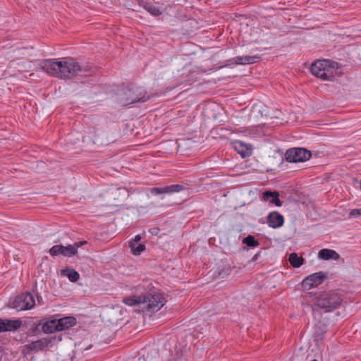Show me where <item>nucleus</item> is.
<instances>
[{
    "label": "nucleus",
    "mask_w": 361,
    "mask_h": 361,
    "mask_svg": "<svg viewBox=\"0 0 361 361\" xmlns=\"http://www.w3.org/2000/svg\"><path fill=\"white\" fill-rule=\"evenodd\" d=\"M361 216V209H353L349 213L350 217H357Z\"/></svg>",
    "instance_id": "obj_28"
},
{
    "label": "nucleus",
    "mask_w": 361,
    "mask_h": 361,
    "mask_svg": "<svg viewBox=\"0 0 361 361\" xmlns=\"http://www.w3.org/2000/svg\"><path fill=\"white\" fill-rule=\"evenodd\" d=\"M5 324L4 319L0 318V333L4 332Z\"/></svg>",
    "instance_id": "obj_33"
},
{
    "label": "nucleus",
    "mask_w": 361,
    "mask_h": 361,
    "mask_svg": "<svg viewBox=\"0 0 361 361\" xmlns=\"http://www.w3.org/2000/svg\"><path fill=\"white\" fill-rule=\"evenodd\" d=\"M51 338H42L26 345V348L30 351H39L48 346L52 341Z\"/></svg>",
    "instance_id": "obj_10"
},
{
    "label": "nucleus",
    "mask_w": 361,
    "mask_h": 361,
    "mask_svg": "<svg viewBox=\"0 0 361 361\" xmlns=\"http://www.w3.org/2000/svg\"><path fill=\"white\" fill-rule=\"evenodd\" d=\"M116 192H118L119 194H121L122 192L123 195L124 197L126 196V195L128 193L127 190L126 188H117Z\"/></svg>",
    "instance_id": "obj_32"
},
{
    "label": "nucleus",
    "mask_w": 361,
    "mask_h": 361,
    "mask_svg": "<svg viewBox=\"0 0 361 361\" xmlns=\"http://www.w3.org/2000/svg\"><path fill=\"white\" fill-rule=\"evenodd\" d=\"M141 240V236L137 235L135 237L134 241L133 243H135V244L138 243Z\"/></svg>",
    "instance_id": "obj_36"
},
{
    "label": "nucleus",
    "mask_w": 361,
    "mask_h": 361,
    "mask_svg": "<svg viewBox=\"0 0 361 361\" xmlns=\"http://www.w3.org/2000/svg\"><path fill=\"white\" fill-rule=\"evenodd\" d=\"M310 277L312 279V281L314 286H317L318 285L321 284L323 282V281L326 278V275L320 271L310 275Z\"/></svg>",
    "instance_id": "obj_20"
},
{
    "label": "nucleus",
    "mask_w": 361,
    "mask_h": 361,
    "mask_svg": "<svg viewBox=\"0 0 361 361\" xmlns=\"http://www.w3.org/2000/svg\"><path fill=\"white\" fill-rule=\"evenodd\" d=\"M137 3L139 6L143 7L147 11L154 16H160L162 13V11L156 4H151L145 0H137Z\"/></svg>",
    "instance_id": "obj_11"
},
{
    "label": "nucleus",
    "mask_w": 361,
    "mask_h": 361,
    "mask_svg": "<svg viewBox=\"0 0 361 361\" xmlns=\"http://www.w3.org/2000/svg\"><path fill=\"white\" fill-rule=\"evenodd\" d=\"M343 298L339 293L334 292H324L317 297V300L312 307V312L315 311V307L324 310V312H332L339 307L342 303Z\"/></svg>",
    "instance_id": "obj_3"
},
{
    "label": "nucleus",
    "mask_w": 361,
    "mask_h": 361,
    "mask_svg": "<svg viewBox=\"0 0 361 361\" xmlns=\"http://www.w3.org/2000/svg\"><path fill=\"white\" fill-rule=\"evenodd\" d=\"M61 274L63 276H66L71 282H76L80 278V274L78 272L72 269L62 270Z\"/></svg>",
    "instance_id": "obj_19"
},
{
    "label": "nucleus",
    "mask_w": 361,
    "mask_h": 361,
    "mask_svg": "<svg viewBox=\"0 0 361 361\" xmlns=\"http://www.w3.org/2000/svg\"><path fill=\"white\" fill-rule=\"evenodd\" d=\"M42 326V322L34 323L29 329L28 335L34 336L40 331L39 327Z\"/></svg>",
    "instance_id": "obj_26"
},
{
    "label": "nucleus",
    "mask_w": 361,
    "mask_h": 361,
    "mask_svg": "<svg viewBox=\"0 0 361 361\" xmlns=\"http://www.w3.org/2000/svg\"><path fill=\"white\" fill-rule=\"evenodd\" d=\"M336 63L323 59L314 62L311 67V73L323 80H333L336 73Z\"/></svg>",
    "instance_id": "obj_4"
},
{
    "label": "nucleus",
    "mask_w": 361,
    "mask_h": 361,
    "mask_svg": "<svg viewBox=\"0 0 361 361\" xmlns=\"http://www.w3.org/2000/svg\"><path fill=\"white\" fill-rule=\"evenodd\" d=\"M311 157V152L305 148H293L287 150L286 159L289 162H302Z\"/></svg>",
    "instance_id": "obj_7"
},
{
    "label": "nucleus",
    "mask_w": 361,
    "mask_h": 361,
    "mask_svg": "<svg viewBox=\"0 0 361 361\" xmlns=\"http://www.w3.org/2000/svg\"><path fill=\"white\" fill-rule=\"evenodd\" d=\"M267 223L273 228H278L283 225V216L278 212H272L267 216Z\"/></svg>",
    "instance_id": "obj_8"
},
{
    "label": "nucleus",
    "mask_w": 361,
    "mask_h": 361,
    "mask_svg": "<svg viewBox=\"0 0 361 361\" xmlns=\"http://www.w3.org/2000/svg\"><path fill=\"white\" fill-rule=\"evenodd\" d=\"M146 298L145 304H147V309L150 312H157L164 305L165 299L162 294L158 292L144 294Z\"/></svg>",
    "instance_id": "obj_6"
},
{
    "label": "nucleus",
    "mask_w": 361,
    "mask_h": 361,
    "mask_svg": "<svg viewBox=\"0 0 361 361\" xmlns=\"http://www.w3.org/2000/svg\"><path fill=\"white\" fill-rule=\"evenodd\" d=\"M39 68L50 75L61 78L71 79L76 75L88 76L92 73V67H82L73 60L57 61L56 59H45L39 64Z\"/></svg>",
    "instance_id": "obj_1"
},
{
    "label": "nucleus",
    "mask_w": 361,
    "mask_h": 361,
    "mask_svg": "<svg viewBox=\"0 0 361 361\" xmlns=\"http://www.w3.org/2000/svg\"><path fill=\"white\" fill-rule=\"evenodd\" d=\"M59 331L68 330L77 324V319L74 317H65L56 319Z\"/></svg>",
    "instance_id": "obj_9"
},
{
    "label": "nucleus",
    "mask_w": 361,
    "mask_h": 361,
    "mask_svg": "<svg viewBox=\"0 0 361 361\" xmlns=\"http://www.w3.org/2000/svg\"><path fill=\"white\" fill-rule=\"evenodd\" d=\"M318 257L319 259L324 260H337L340 257L339 255L335 250L330 249H322L318 253Z\"/></svg>",
    "instance_id": "obj_14"
},
{
    "label": "nucleus",
    "mask_w": 361,
    "mask_h": 361,
    "mask_svg": "<svg viewBox=\"0 0 361 361\" xmlns=\"http://www.w3.org/2000/svg\"><path fill=\"white\" fill-rule=\"evenodd\" d=\"M260 59L259 56H236L231 59L235 63L238 65L252 64L257 61Z\"/></svg>",
    "instance_id": "obj_15"
},
{
    "label": "nucleus",
    "mask_w": 361,
    "mask_h": 361,
    "mask_svg": "<svg viewBox=\"0 0 361 361\" xmlns=\"http://www.w3.org/2000/svg\"><path fill=\"white\" fill-rule=\"evenodd\" d=\"M158 231H159V228H154L150 230L151 233L154 234V235H157L158 233Z\"/></svg>",
    "instance_id": "obj_35"
},
{
    "label": "nucleus",
    "mask_w": 361,
    "mask_h": 361,
    "mask_svg": "<svg viewBox=\"0 0 361 361\" xmlns=\"http://www.w3.org/2000/svg\"><path fill=\"white\" fill-rule=\"evenodd\" d=\"M162 191H163V193H171V192H169V186L163 187V188H162Z\"/></svg>",
    "instance_id": "obj_34"
},
{
    "label": "nucleus",
    "mask_w": 361,
    "mask_h": 361,
    "mask_svg": "<svg viewBox=\"0 0 361 361\" xmlns=\"http://www.w3.org/2000/svg\"><path fill=\"white\" fill-rule=\"evenodd\" d=\"M243 243L248 247H255L259 245V242L252 235H248L243 238Z\"/></svg>",
    "instance_id": "obj_23"
},
{
    "label": "nucleus",
    "mask_w": 361,
    "mask_h": 361,
    "mask_svg": "<svg viewBox=\"0 0 361 361\" xmlns=\"http://www.w3.org/2000/svg\"><path fill=\"white\" fill-rule=\"evenodd\" d=\"M130 247L133 255H139L140 253L145 250V245L144 244H139L136 246L135 243L130 242Z\"/></svg>",
    "instance_id": "obj_22"
},
{
    "label": "nucleus",
    "mask_w": 361,
    "mask_h": 361,
    "mask_svg": "<svg viewBox=\"0 0 361 361\" xmlns=\"http://www.w3.org/2000/svg\"><path fill=\"white\" fill-rule=\"evenodd\" d=\"M85 244H87V241L86 240H82V241L76 242L73 245H74L75 248L76 249V251H78V249L80 247H81V246H82L83 245H85Z\"/></svg>",
    "instance_id": "obj_30"
},
{
    "label": "nucleus",
    "mask_w": 361,
    "mask_h": 361,
    "mask_svg": "<svg viewBox=\"0 0 361 361\" xmlns=\"http://www.w3.org/2000/svg\"><path fill=\"white\" fill-rule=\"evenodd\" d=\"M146 298L145 295H133L125 297L123 299V302L129 306L138 305L145 304Z\"/></svg>",
    "instance_id": "obj_12"
},
{
    "label": "nucleus",
    "mask_w": 361,
    "mask_h": 361,
    "mask_svg": "<svg viewBox=\"0 0 361 361\" xmlns=\"http://www.w3.org/2000/svg\"><path fill=\"white\" fill-rule=\"evenodd\" d=\"M150 192L153 195L163 194L162 188H151Z\"/></svg>",
    "instance_id": "obj_29"
},
{
    "label": "nucleus",
    "mask_w": 361,
    "mask_h": 361,
    "mask_svg": "<svg viewBox=\"0 0 361 361\" xmlns=\"http://www.w3.org/2000/svg\"><path fill=\"white\" fill-rule=\"evenodd\" d=\"M259 255V252L255 255L252 259V261L255 262V261L257 260Z\"/></svg>",
    "instance_id": "obj_37"
},
{
    "label": "nucleus",
    "mask_w": 361,
    "mask_h": 361,
    "mask_svg": "<svg viewBox=\"0 0 361 361\" xmlns=\"http://www.w3.org/2000/svg\"><path fill=\"white\" fill-rule=\"evenodd\" d=\"M279 194L278 192L265 191L263 192V200L269 201L271 204H274L277 207L282 205V202L279 198Z\"/></svg>",
    "instance_id": "obj_13"
},
{
    "label": "nucleus",
    "mask_w": 361,
    "mask_h": 361,
    "mask_svg": "<svg viewBox=\"0 0 361 361\" xmlns=\"http://www.w3.org/2000/svg\"><path fill=\"white\" fill-rule=\"evenodd\" d=\"M288 260L290 264L295 268L300 267L303 263V258L302 257H299L295 252L290 254Z\"/></svg>",
    "instance_id": "obj_18"
},
{
    "label": "nucleus",
    "mask_w": 361,
    "mask_h": 361,
    "mask_svg": "<svg viewBox=\"0 0 361 361\" xmlns=\"http://www.w3.org/2000/svg\"><path fill=\"white\" fill-rule=\"evenodd\" d=\"M149 99V95L141 87L122 89L117 94V102L121 106H128L136 102H145Z\"/></svg>",
    "instance_id": "obj_2"
},
{
    "label": "nucleus",
    "mask_w": 361,
    "mask_h": 361,
    "mask_svg": "<svg viewBox=\"0 0 361 361\" xmlns=\"http://www.w3.org/2000/svg\"><path fill=\"white\" fill-rule=\"evenodd\" d=\"M168 186L169 188V192L171 193L178 192L185 189V188L183 185L179 184L171 185Z\"/></svg>",
    "instance_id": "obj_27"
},
{
    "label": "nucleus",
    "mask_w": 361,
    "mask_h": 361,
    "mask_svg": "<svg viewBox=\"0 0 361 361\" xmlns=\"http://www.w3.org/2000/svg\"><path fill=\"white\" fill-rule=\"evenodd\" d=\"M42 331L44 334H49L59 331L56 319L49 320L44 323H42Z\"/></svg>",
    "instance_id": "obj_16"
},
{
    "label": "nucleus",
    "mask_w": 361,
    "mask_h": 361,
    "mask_svg": "<svg viewBox=\"0 0 361 361\" xmlns=\"http://www.w3.org/2000/svg\"><path fill=\"white\" fill-rule=\"evenodd\" d=\"M312 278L310 276L306 277L302 282V288L304 290H310L314 287H315L312 281Z\"/></svg>",
    "instance_id": "obj_25"
},
{
    "label": "nucleus",
    "mask_w": 361,
    "mask_h": 361,
    "mask_svg": "<svg viewBox=\"0 0 361 361\" xmlns=\"http://www.w3.org/2000/svg\"><path fill=\"white\" fill-rule=\"evenodd\" d=\"M63 256L64 257H71L75 255L78 253V251H76L74 245H68L67 246L63 245Z\"/></svg>",
    "instance_id": "obj_21"
},
{
    "label": "nucleus",
    "mask_w": 361,
    "mask_h": 361,
    "mask_svg": "<svg viewBox=\"0 0 361 361\" xmlns=\"http://www.w3.org/2000/svg\"><path fill=\"white\" fill-rule=\"evenodd\" d=\"M35 305V299L30 293H22L16 296L12 307L18 311L30 310Z\"/></svg>",
    "instance_id": "obj_5"
},
{
    "label": "nucleus",
    "mask_w": 361,
    "mask_h": 361,
    "mask_svg": "<svg viewBox=\"0 0 361 361\" xmlns=\"http://www.w3.org/2000/svg\"><path fill=\"white\" fill-rule=\"evenodd\" d=\"M238 154H240L242 157L245 158L248 157L250 152L248 151L247 149H246L245 150L243 149L241 151H238Z\"/></svg>",
    "instance_id": "obj_31"
},
{
    "label": "nucleus",
    "mask_w": 361,
    "mask_h": 361,
    "mask_svg": "<svg viewBox=\"0 0 361 361\" xmlns=\"http://www.w3.org/2000/svg\"><path fill=\"white\" fill-rule=\"evenodd\" d=\"M4 324H5V331H13L18 329L21 325L22 322L20 319H4Z\"/></svg>",
    "instance_id": "obj_17"
},
{
    "label": "nucleus",
    "mask_w": 361,
    "mask_h": 361,
    "mask_svg": "<svg viewBox=\"0 0 361 361\" xmlns=\"http://www.w3.org/2000/svg\"><path fill=\"white\" fill-rule=\"evenodd\" d=\"M49 253L51 256H57L59 255H63V245H54L52 247H51L49 250Z\"/></svg>",
    "instance_id": "obj_24"
}]
</instances>
